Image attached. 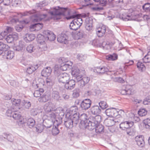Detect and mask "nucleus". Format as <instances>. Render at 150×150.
I'll return each instance as SVG.
<instances>
[{"instance_id":"58836bf2","label":"nucleus","mask_w":150,"mask_h":150,"mask_svg":"<svg viewBox=\"0 0 150 150\" xmlns=\"http://www.w3.org/2000/svg\"><path fill=\"white\" fill-rule=\"evenodd\" d=\"M43 85H47L48 86H51L53 84V81L52 79L50 77H47L45 80L44 81Z\"/></svg>"},{"instance_id":"72a5a7b5","label":"nucleus","mask_w":150,"mask_h":150,"mask_svg":"<svg viewBox=\"0 0 150 150\" xmlns=\"http://www.w3.org/2000/svg\"><path fill=\"white\" fill-rule=\"evenodd\" d=\"M43 24L40 23H37L31 25L30 27V28H35V30H40L42 27Z\"/></svg>"},{"instance_id":"774afa93","label":"nucleus","mask_w":150,"mask_h":150,"mask_svg":"<svg viewBox=\"0 0 150 150\" xmlns=\"http://www.w3.org/2000/svg\"><path fill=\"white\" fill-rule=\"evenodd\" d=\"M115 117H116V118L115 119H113L114 123L115 122H119L122 119L121 116L120 114L119 115V113L117 115V116Z\"/></svg>"},{"instance_id":"c9c22d12","label":"nucleus","mask_w":150,"mask_h":150,"mask_svg":"<svg viewBox=\"0 0 150 150\" xmlns=\"http://www.w3.org/2000/svg\"><path fill=\"white\" fill-rule=\"evenodd\" d=\"M27 124L30 128H32L35 124V121L33 118H30L27 120Z\"/></svg>"},{"instance_id":"9b49d317","label":"nucleus","mask_w":150,"mask_h":150,"mask_svg":"<svg viewBox=\"0 0 150 150\" xmlns=\"http://www.w3.org/2000/svg\"><path fill=\"white\" fill-rule=\"evenodd\" d=\"M135 142L139 146L142 147L145 145L144 137L143 135H138L135 138Z\"/></svg>"},{"instance_id":"a18cd8bd","label":"nucleus","mask_w":150,"mask_h":150,"mask_svg":"<svg viewBox=\"0 0 150 150\" xmlns=\"http://www.w3.org/2000/svg\"><path fill=\"white\" fill-rule=\"evenodd\" d=\"M142 8L145 12H150V3H147L145 4L142 6Z\"/></svg>"},{"instance_id":"412c9836","label":"nucleus","mask_w":150,"mask_h":150,"mask_svg":"<svg viewBox=\"0 0 150 150\" xmlns=\"http://www.w3.org/2000/svg\"><path fill=\"white\" fill-rule=\"evenodd\" d=\"M52 72V69L50 67H47L44 68L41 72V75L42 76L46 77L49 76Z\"/></svg>"},{"instance_id":"ddd939ff","label":"nucleus","mask_w":150,"mask_h":150,"mask_svg":"<svg viewBox=\"0 0 150 150\" xmlns=\"http://www.w3.org/2000/svg\"><path fill=\"white\" fill-rule=\"evenodd\" d=\"M60 124V123H54L51 120H46L43 121V125L46 128H48L50 127L53 125L58 126Z\"/></svg>"},{"instance_id":"864d4df0","label":"nucleus","mask_w":150,"mask_h":150,"mask_svg":"<svg viewBox=\"0 0 150 150\" xmlns=\"http://www.w3.org/2000/svg\"><path fill=\"white\" fill-rule=\"evenodd\" d=\"M49 117L50 118V120L53 121V122L58 123L57 120H56V116L55 113H52L49 114Z\"/></svg>"},{"instance_id":"338daca9","label":"nucleus","mask_w":150,"mask_h":150,"mask_svg":"<svg viewBox=\"0 0 150 150\" xmlns=\"http://www.w3.org/2000/svg\"><path fill=\"white\" fill-rule=\"evenodd\" d=\"M43 129L44 126L43 125H40L36 127V131L38 133H40L42 131Z\"/></svg>"},{"instance_id":"de8ad7c7","label":"nucleus","mask_w":150,"mask_h":150,"mask_svg":"<svg viewBox=\"0 0 150 150\" xmlns=\"http://www.w3.org/2000/svg\"><path fill=\"white\" fill-rule=\"evenodd\" d=\"M93 44L95 46L101 47L103 42L100 41L98 39L94 40L93 41Z\"/></svg>"},{"instance_id":"2f4dec72","label":"nucleus","mask_w":150,"mask_h":150,"mask_svg":"<svg viewBox=\"0 0 150 150\" xmlns=\"http://www.w3.org/2000/svg\"><path fill=\"white\" fill-rule=\"evenodd\" d=\"M104 124L106 126L112 127L114 125L113 119H106L104 121Z\"/></svg>"},{"instance_id":"5701e85b","label":"nucleus","mask_w":150,"mask_h":150,"mask_svg":"<svg viewBox=\"0 0 150 150\" xmlns=\"http://www.w3.org/2000/svg\"><path fill=\"white\" fill-rule=\"evenodd\" d=\"M91 110L92 114L94 115H98L101 112V109L98 105L93 106L91 108Z\"/></svg>"},{"instance_id":"79ce46f5","label":"nucleus","mask_w":150,"mask_h":150,"mask_svg":"<svg viewBox=\"0 0 150 150\" xmlns=\"http://www.w3.org/2000/svg\"><path fill=\"white\" fill-rule=\"evenodd\" d=\"M69 27L70 29L74 30H76L80 27L77 24H75L73 21L70 23Z\"/></svg>"},{"instance_id":"0e129e2a","label":"nucleus","mask_w":150,"mask_h":150,"mask_svg":"<svg viewBox=\"0 0 150 150\" xmlns=\"http://www.w3.org/2000/svg\"><path fill=\"white\" fill-rule=\"evenodd\" d=\"M54 125V127H53L52 132L53 135H56L59 133V130L57 127H56V125Z\"/></svg>"},{"instance_id":"cd10ccee","label":"nucleus","mask_w":150,"mask_h":150,"mask_svg":"<svg viewBox=\"0 0 150 150\" xmlns=\"http://www.w3.org/2000/svg\"><path fill=\"white\" fill-rule=\"evenodd\" d=\"M120 93L123 95H129L131 94V90L127 87H125L124 86L120 90Z\"/></svg>"},{"instance_id":"1a4fd4ad","label":"nucleus","mask_w":150,"mask_h":150,"mask_svg":"<svg viewBox=\"0 0 150 150\" xmlns=\"http://www.w3.org/2000/svg\"><path fill=\"white\" fill-rule=\"evenodd\" d=\"M105 113L106 115L110 117H115L117 116L119 113L115 109L111 108L107 109L105 111Z\"/></svg>"},{"instance_id":"7ed1b4c3","label":"nucleus","mask_w":150,"mask_h":150,"mask_svg":"<svg viewBox=\"0 0 150 150\" xmlns=\"http://www.w3.org/2000/svg\"><path fill=\"white\" fill-rule=\"evenodd\" d=\"M102 117L100 115H96L95 117L91 116L89 118L88 129L90 130L94 129L96 126L100 124L102 120Z\"/></svg>"},{"instance_id":"423d86ee","label":"nucleus","mask_w":150,"mask_h":150,"mask_svg":"<svg viewBox=\"0 0 150 150\" xmlns=\"http://www.w3.org/2000/svg\"><path fill=\"white\" fill-rule=\"evenodd\" d=\"M71 18H74V20L73 21L74 22L75 24H77L80 27L82 25L83 21L82 19L79 17V15L77 14H75L73 15H70L69 17H66V19L69 20Z\"/></svg>"},{"instance_id":"c85d7f7f","label":"nucleus","mask_w":150,"mask_h":150,"mask_svg":"<svg viewBox=\"0 0 150 150\" xmlns=\"http://www.w3.org/2000/svg\"><path fill=\"white\" fill-rule=\"evenodd\" d=\"M122 19L125 21L133 20L134 19L133 18L132 14L131 13L125 14L123 15Z\"/></svg>"},{"instance_id":"69168bd1","label":"nucleus","mask_w":150,"mask_h":150,"mask_svg":"<svg viewBox=\"0 0 150 150\" xmlns=\"http://www.w3.org/2000/svg\"><path fill=\"white\" fill-rule=\"evenodd\" d=\"M86 56L81 54H78L77 55V59L80 61H83L86 58Z\"/></svg>"},{"instance_id":"09e8293b","label":"nucleus","mask_w":150,"mask_h":150,"mask_svg":"<svg viewBox=\"0 0 150 150\" xmlns=\"http://www.w3.org/2000/svg\"><path fill=\"white\" fill-rule=\"evenodd\" d=\"M137 66L139 70L141 71H142L145 70V67L144 64L141 62H137Z\"/></svg>"},{"instance_id":"f3484780","label":"nucleus","mask_w":150,"mask_h":150,"mask_svg":"<svg viewBox=\"0 0 150 150\" xmlns=\"http://www.w3.org/2000/svg\"><path fill=\"white\" fill-rule=\"evenodd\" d=\"M97 34L99 37L103 36L106 31V27L105 25H102L101 27L97 28L96 30Z\"/></svg>"},{"instance_id":"473e14b6","label":"nucleus","mask_w":150,"mask_h":150,"mask_svg":"<svg viewBox=\"0 0 150 150\" xmlns=\"http://www.w3.org/2000/svg\"><path fill=\"white\" fill-rule=\"evenodd\" d=\"M67 84V88L66 89L72 90L75 87V82L74 80H71L68 82H66V84Z\"/></svg>"},{"instance_id":"e2e57ef3","label":"nucleus","mask_w":150,"mask_h":150,"mask_svg":"<svg viewBox=\"0 0 150 150\" xmlns=\"http://www.w3.org/2000/svg\"><path fill=\"white\" fill-rule=\"evenodd\" d=\"M73 63L71 61H66V70L69 71L72 69Z\"/></svg>"},{"instance_id":"f8f14e48","label":"nucleus","mask_w":150,"mask_h":150,"mask_svg":"<svg viewBox=\"0 0 150 150\" xmlns=\"http://www.w3.org/2000/svg\"><path fill=\"white\" fill-rule=\"evenodd\" d=\"M18 37V34L16 33H13L6 36L5 40L8 43H11L14 40H16Z\"/></svg>"},{"instance_id":"37998d69","label":"nucleus","mask_w":150,"mask_h":150,"mask_svg":"<svg viewBox=\"0 0 150 150\" xmlns=\"http://www.w3.org/2000/svg\"><path fill=\"white\" fill-rule=\"evenodd\" d=\"M9 48V46L4 43L0 42V50L1 51H6Z\"/></svg>"},{"instance_id":"680f3d73","label":"nucleus","mask_w":150,"mask_h":150,"mask_svg":"<svg viewBox=\"0 0 150 150\" xmlns=\"http://www.w3.org/2000/svg\"><path fill=\"white\" fill-rule=\"evenodd\" d=\"M52 97L55 99L58 100L59 98L58 92L57 91H53L52 93Z\"/></svg>"},{"instance_id":"a211bd4d","label":"nucleus","mask_w":150,"mask_h":150,"mask_svg":"<svg viewBox=\"0 0 150 150\" xmlns=\"http://www.w3.org/2000/svg\"><path fill=\"white\" fill-rule=\"evenodd\" d=\"M60 69L62 71H66V59L64 57H60L59 59Z\"/></svg>"},{"instance_id":"b1692460","label":"nucleus","mask_w":150,"mask_h":150,"mask_svg":"<svg viewBox=\"0 0 150 150\" xmlns=\"http://www.w3.org/2000/svg\"><path fill=\"white\" fill-rule=\"evenodd\" d=\"M57 40L60 43L66 44V34L65 32H63L58 36Z\"/></svg>"},{"instance_id":"f03ea898","label":"nucleus","mask_w":150,"mask_h":150,"mask_svg":"<svg viewBox=\"0 0 150 150\" xmlns=\"http://www.w3.org/2000/svg\"><path fill=\"white\" fill-rule=\"evenodd\" d=\"M74 113L77 114L78 117V121L79 120L80 121L79 124V126L80 128L88 129L89 118L88 119L87 115L85 113H83L80 115L79 113L77 112H74Z\"/></svg>"},{"instance_id":"c03bdc74","label":"nucleus","mask_w":150,"mask_h":150,"mask_svg":"<svg viewBox=\"0 0 150 150\" xmlns=\"http://www.w3.org/2000/svg\"><path fill=\"white\" fill-rule=\"evenodd\" d=\"M91 104L88 105L86 104V103L83 102L82 101L80 104V107L81 109L83 110H87L90 107Z\"/></svg>"},{"instance_id":"2eb2a0df","label":"nucleus","mask_w":150,"mask_h":150,"mask_svg":"<svg viewBox=\"0 0 150 150\" xmlns=\"http://www.w3.org/2000/svg\"><path fill=\"white\" fill-rule=\"evenodd\" d=\"M42 35L41 34H38L37 36V40L38 42L40 44V48H42L43 47L42 46V45L44 44V45H45V41L46 40H45V36L44 34Z\"/></svg>"},{"instance_id":"bf43d9fd","label":"nucleus","mask_w":150,"mask_h":150,"mask_svg":"<svg viewBox=\"0 0 150 150\" xmlns=\"http://www.w3.org/2000/svg\"><path fill=\"white\" fill-rule=\"evenodd\" d=\"M143 123L145 125V127L146 128H149L150 127V119H147L144 120L143 121Z\"/></svg>"},{"instance_id":"4468645a","label":"nucleus","mask_w":150,"mask_h":150,"mask_svg":"<svg viewBox=\"0 0 150 150\" xmlns=\"http://www.w3.org/2000/svg\"><path fill=\"white\" fill-rule=\"evenodd\" d=\"M70 72L71 74L74 76H77L78 75L80 74H83L84 73V70H80L77 67H75L73 69H71Z\"/></svg>"},{"instance_id":"393cba45","label":"nucleus","mask_w":150,"mask_h":150,"mask_svg":"<svg viewBox=\"0 0 150 150\" xmlns=\"http://www.w3.org/2000/svg\"><path fill=\"white\" fill-rule=\"evenodd\" d=\"M35 38V35L33 34H26L24 38V40L27 42H28L33 40Z\"/></svg>"},{"instance_id":"20e7f679","label":"nucleus","mask_w":150,"mask_h":150,"mask_svg":"<svg viewBox=\"0 0 150 150\" xmlns=\"http://www.w3.org/2000/svg\"><path fill=\"white\" fill-rule=\"evenodd\" d=\"M102 117L100 115H96L95 117L91 116L89 118L88 129L90 130L94 129L96 126L100 124L102 120Z\"/></svg>"},{"instance_id":"49530a36","label":"nucleus","mask_w":150,"mask_h":150,"mask_svg":"<svg viewBox=\"0 0 150 150\" xmlns=\"http://www.w3.org/2000/svg\"><path fill=\"white\" fill-rule=\"evenodd\" d=\"M84 34V32L82 31H81L75 35V39H80L83 37Z\"/></svg>"},{"instance_id":"6ab92c4d","label":"nucleus","mask_w":150,"mask_h":150,"mask_svg":"<svg viewBox=\"0 0 150 150\" xmlns=\"http://www.w3.org/2000/svg\"><path fill=\"white\" fill-rule=\"evenodd\" d=\"M54 105L51 102H49L46 103L44 106V109L45 111L47 112H49L53 110Z\"/></svg>"},{"instance_id":"7c9ffc66","label":"nucleus","mask_w":150,"mask_h":150,"mask_svg":"<svg viewBox=\"0 0 150 150\" xmlns=\"http://www.w3.org/2000/svg\"><path fill=\"white\" fill-rule=\"evenodd\" d=\"M2 136L4 139H7L8 141L11 142H12L13 140V137L11 134L4 133L3 134Z\"/></svg>"},{"instance_id":"aec40b11","label":"nucleus","mask_w":150,"mask_h":150,"mask_svg":"<svg viewBox=\"0 0 150 150\" xmlns=\"http://www.w3.org/2000/svg\"><path fill=\"white\" fill-rule=\"evenodd\" d=\"M93 21L92 20H90L89 18H87L85 20V28L88 31H91L93 29Z\"/></svg>"},{"instance_id":"39448f33","label":"nucleus","mask_w":150,"mask_h":150,"mask_svg":"<svg viewBox=\"0 0 150 150\" xmlns=\"http://www.w3.org/2000/svg\"><path fill=\"white\" fill-rule=\"evenodd\" d=\"M66 11L65 8H60L57 6L53 8L52 11L49 12L50 14L53 16L54 20L60 19L59 17L60 16H64Z\"/></svg>"},{"instance_id":"052dcab7","label":"nucleus","mask_w":150,"mask_h":150,"mask_svg":"<svg viewBox=\"0 0 150 150\" xmlns=\"http://www.w3.org/2000/svg\"><path fill=\"white\" fill-rule=\"evenodd\" d=\"M12 117L15 120H18L21 117V115L19 114L18 112L15 111L13 112V114Z\"/></svg>"},{"instance_id":"f257e3e1","label":"nucleus","mask_w":150,"mask_h":150,"mask_svg":"<svg viewBox=\"0 0 150 150\" xmlns=\"http://www.w3.org/2000/svg\"><path fill=\"white\" fill-rule=\"evenodd\" d=\"M78 110V108L76 106H72L66 110L67 128L70 129L73 127L74 124L76 126L78 123V115L74 113Z\"/></svg>"},{"instance_id":"e433bc0d","label":"nucleus","mask_w":150,"mask_h":150,"mask_svg":"<svg viewBox=\"0 0 150 150\" xmlns=\"http://www.w3.org/2000/svg\"><path fill=\"white\" fill-rule=\"evenodd\" d=\"M5 57L7 59H11L14 56V53L13 51H9L5 53Z\"/></svg>"},{"instance_id":"4c0bfd02","label":"nucleus","mask_w":150,"mask_h":150,"mask_svg":"<svg viewBox=\"0 0 150 150\" xmlns=\"http://www.w3.org/2000/svg\"><path fill=\"white\" fill-rule=\"evenodd\" d=\"M118 56L116 54L114 53L112 54H109L106 56V59L108 60L114 61L117 59Z\"/></svg>"},{"instance_id":"0eeeda50","label":"nucleus","mask_w":150,"mask_h":150,"mask_svg":"<svg viewBox=\"0 0 150 150\" xmlns=\"http://www.w3.org/2000/svg\"><path fill=\"white\" fill-rule=\"evenodd\" d=\"M134 125L132 121H125L122 122L120 125V128L123 130L129 129Z\"/></svg>"},{"instance_id":"f704fd0d","label":"nucleus","mask_w":150,"mask_h":150,"mask_svg":"<svg viewBox=\"0 0 150 150\" xmlns=\"http://www.w3.org/2000/svg\"><path fill=\"white\" fill-rule=\"evenodd\" d=\"M11 102L12 103V106H15V107H18V108L19 109V106L20 104L21 103V100L19 99H12L11 100ZM15 108V107H14Z\"/></svg>"},{"instance_id":"a19ab883","label":"nucleus","mask_w":150,"mask_h":150,"mask_svg":"<svg viewBox=\"0 0 150 150\" xmlns=\"http://www.w3.org/2000/svg\"><path fill=\"white\" fill-rule=\"evenodd\" d=\"M57 114H58L62 118L64 115V110L62 108H58L56 110V112Z\"/></svg>"},{"instance_id":"bb28decb","label":"nucleus","mask_w":150,"mask_h":150,"mask_svg":"<svg viewBox=\"0 0 150 150\" xmlns=\"http://www.w3.org/2000/svg\"><path fill=\"white\" fill-rule=\"evenodd\" d=\"M8 109L6 111V114L8 117H11L13 114V112L15 111V108L12 106L8 107Z\"/></svg>"},{"instance_id":"c756f323","label":"nucleus","mask_w":150,"mask_h":150,"mask_svg":"<svg viewBox=\"0 0 150 150\" xmlns=\"http://www.w3.org/2000/svg\"><path fill=\"white\" fill-rule=\"evenodd\" d=\"M63 71H62L63 72ZM66 73L65 72H61L58 76V80L59 82L65 83Z\"/></svg>"},{"instance_id":"3c124183","label":"nucleus","mask_w":150,"mask_h":150,"mask_svg":"<svg viewBox=\"0 0 150 150\" xmlns=\"http://www.w3.org/2000/svg\"><path fill=\"white\" fill-rule=\"evenodd\" d=\"M147 112V111L145 109L141 108L138 111V114L140 116L142 117L146 115Z\"/></svg>"},{"instance_id":"8fccbe9b","label":"nucleus","mask_w":150,"mask_h":150,"mask_svg":"<svg viewBox=\"0 0 150 150\" xmlns=\"http://www.w3.org/2000/svg\"><path fill=\"white\" fill-rule=\"evenodd\" d=\"M143 60L144 62L146 63L150 62V51L143 58Z\"/></svg>"},{"instance_id":"a878e982","label":"nucleus","mask_w":150,"mask_h":150,"mask_svg":"<svg viewBox=\"0 0 150 150\" xmlns=\"http://www.w3.org/2000/svg\"><path fill=\"white\" fill-rule=\"evenodd\" d=\"M37 50V47L34 46L32 44H30L28 45L26 48L27 51L29 53L35 52H36Z\"/></svg>"},{"instance_id":"5fc2aeb1","label":"nucleus","mask_w":150,"mask_h":150,"mask_svg":"<svg viewBox=\"0 0 150 150\" xmlns=\"http://www.w3.org/2000/svg\"><path fill=\"white\" fill-rule=\"evenodd\" d=\"M22 105L26 108H29L31 106L30 103L27 100H24L22 103Z\"/></svg>"},{"instance_id":"13d9d810","label":"nucleus","mask_w":150,"mask_h":150,"mask_svg":"<svg viewBox=\"0 0 150 150\" xmlns=\"http://www.w3.org/2000/svg\"><path fill=\"white\" fill-rule=\"evenodd\" d=\"M49 98L47 96L44 95L39 98L38 100L41 102H45L47 101L48 100Z\"/></svg>"},{"instance_id":"ea45409f","label":"nucleus","mask_w":150,"mask_h":150,"mask_svg":"<svg viewBox=\"0 0 150 150\" xmlns=\"http://www.w3.org/2000/svg\"><path fill=\"white\" fill-rule=\"evenodd\" d=\"M95 128L96 133H100L104 131V127L100 124L96 125Z\"/></svg>"},{"instance_id":"dca6fc26","label":"nucleus","mask_w":150,"mask_h":150,"mask_svg":"<svg viewBox=\"0 0 150 150\" xmlns=\"http://www.w3.org/2000/svg\"><path fill=\"white\" fill-rule=\"evenodd\" d=\"M40 66V64H38L35 65L29 66L26 70V72L29 74H32Z\"/></svg>"},{"instance_id":"6e6d98bb","label":"nucleus","mask_w":150,"mask_h":150,"mask_svg":"<svg viewBox=\"0 0 150 150\" xmlns=\"http://www.w3.org/2000/svg\"><path fill=\"white\" fill-rule=\"evenodd\" d=\"M99 105L100 107L102 109H105L108 107V105L106 102L104 101H100L99 103Z\"/></svg>"},{"instance_id":"6e6552de","label":"nucleus","mask_w":150,"mask_h":150,"mask_svg":"<svg viewBox=\"0 0 150 150\" xmlns=\"http://www.w3.org/2000/svg\"><path fill=\"white\" fill-rule=\"evenodd\" d=\"M43 34L45 35V40H48L50 41L54 40L55 39V37L54 34L49 30H45L43 31Z\"/></svg>"},{"instance_id":"4be33fe9","label":"nucleus","mask_w":150,"mask_h":150,"mask_svg":"<svg viewBox=\"0 0 150 150\" xmlns=\"http://www.w3.org/2000/svg\"><path fill=\"white\" fill-rule=\"evenodd\" d=\"M90 80V79L89 77L86 76L83 77L81 81H79L78 85L81 87H83L88 83Z\"/></svg>"},{"instance_id":"4d7b16f0","label":"nucleus","mask_w":150,"mask_h":150,"mask_svg":"<svg viewBox=\"0 0 150 150\" xmlns=\"http://www.w3.org/2000/svg\"><path fill=\"white\" fill-rule=\"evenodd\" d=\"M103 49L105 50H109L111 48V46L109 42L106 43L105 42H103L102 46Z\"/></svg>"},{"instance_id":"603ef678","label":"nucleus","mask_w":150,"mask_h":150,"mask_svg":"<svg viewBox=\"0 0 150 150\" xmlns=\"http://www.w3.org/2000/svg\"><path fill=\"white\" fill-rule=\"evenodd\" d=\"M80 90L78 88H76L73 91L72 96L74 98H77L79 96Z\"/></svg>"},{"instance_id":"9d476101","label":"nucleus","mask_w":150,"mask_h":150,"mask_svg":"<svg viewBox=\"0 0 150 150\" xmlns=\"http://www.w3.org/2000/svg\"><path fill=\"white\" fill-rule=\"evenodd\" d=\"M47 16L46 14L41 13L35 14L34 15L33 17L32 18V21L34 22H39L45 18Z\"/></svg>"}]
</instances>
